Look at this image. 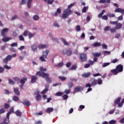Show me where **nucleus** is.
<instances>
[{
	"instance_id": "nucleus-45",
	"label": "nucleus",
	"mask_w": 124,
	"mask_h": 124,
	"mask_svg": "<svg viewBox=\"0 0 124 124\" xmlns=\"http://www.w3.org/2000/svg\"><path fill=\"white\" fill-rule=\"evenodd\" d=\"M97 82L98 85H101V84H102V79L101 78H98Z\"/></svg>"
},
{
	"instance_id": "nucleus-21",
	"label": "nucleus",
	"mask_w": 124,
	"mask_h": 124,
	"mask_svg": "<svg viewBox=\"0 0 124 124\" xmlns=\"http://www.w3.org/2000/svg\"><path fill=\"white\" fill-rule=\"evenodd\" d=\"M107 15L109 18H114V17H115V14L110 12H108Z\"/></svg>"
},
{
	"instance_id": "nucleus-55",
	"label": "nucleus",
	"mask_w": 124,
	"mask_h": 124,
	"mask_svg": "<svg viewBox=\"0 0 124 124\" xmlns=\"http://www.w3.org/2000/svg\"><path fill=\"white\" fill-rule=\"evenodd\" d=\"M102 47L103 49H105L106 50L107 49V45H106L105 44H102Z\"/></svg>"
},
{
	"instance_id": "nucleus-35",
	"label": "nucleus",
	"mask_w": 124,
	"mask_h": 124,
	"mask_svg": "<svg viewBox=\"0 0 124 124\" xmlns=\"http://www.w3.org/2000/svg\"><path fill=\"white\" fill-rule=\"evenodd\" d=\"M94 47H99V46H101V44L100 43L96 42L93 44Z\"/></svg>"
},
{
	"instance_id": "nucleus-10",
	"label": "nucleus",
	"mask_w": 124,
	"mask_h": 124,
	"mask_svg": "<svg viewBox=\"0 0 124 124\" xmlns=\"http://www.w3.org/2000/svg\"><path fill=\"white\" fill-rule=\"evenodd\" d=\"M83 88L82 86H77L75 89V93H78L81 91H83Z\"/></svg>"
},
{
	"instance_id": "nucleus-9",
	"label": "nucleus",
	"mask_w": 124,
	"mask_h": 124,
	"mask_svg": "<svg viewBox=\"0 0 124 124\" xmlns=\"http://www.w3.org/2000/svg\"><path fill=\"white\" fill-rule=\"evenodd\" d=\"M115 13H121V14H124V9L118 8L115 9Z\"/></svg>"
},
{
	"instance_id": "nucleus-13",
	"label": "nucleus",
	"mask_w": 124,
	"mask_h": 124,
	"mask_svg": "<svg viewBox=\"0 0 124 124\" xmlns=\"http://www.w3.org/2000/svg\"><path fill=\"white\" fill-rule=\"evenodd\" d=\"M60 40L62 42V43H63L64 45H65V46H68L69 45V43L67 42L64 38H61Z\"/></svg>"
},
{
	"instance_id": "nucleus-8",
	"label": "nucleus",
	"mask_w": 124,
	"mask_h": 124,
	"mask_svg": "<svg viewBox=\"0 0 124 124\" xmlns=\"http://www.w3.org/2000/svg\"><path fill=\"white\" fill-rule=\"evenodd\" d=\"M116 68L119 72H123V70H124V66L121 64L118 65Z\"/></svg>"
},
{
	"instance_id": "nucleus-31",
	"label": "nucleus",
	"mask_w": 124,
	"mask_h": 124,
	"mask_svg": "<svg viewBox=\"0 0 124 124\" xmlns=\"http://www.w3.org/2000/svg\"><path fill=\"white\" fill-rule=\"evenodd\" d=\"M121 97H118L114 100V104H119V103L121 101Z\"/></svg>"
},
{
	"instance_id": "nucleus-52",
	"label": "nucleus",
	"mask_w": 124,
	"mask_h": 124,
	"mask_svg": "<svg viewBox=\"0 0 124 124\" xmlns=\"http://www.w3.org/2000/svg\"><path fill=\"white\" fill-rule=\"evenodd\" d=\"M41 98V95L40 94V95H37V96H36V101H39V100H40Z\"/></svg>"
},
{
	"instance_id": "nucleus-3",
	"label": "nucleus",
	"mask_w": 124,
	"mask_h": 124,
	"mask_svg": "<svg viewBox=\"0 0 124 124\" xmlns=\"http://www.w3.org/2000/svg\"><path fill=\"white\" fill-rule=\"evenodd\" d=\"M63 12L62 14V19H67L68 16L71 14V10L70 9H65Z\"/></svg>"
},
{
	"instance_id": "nucleus-34",
	"label": "nucleus",
	"mask_w": 124,
	"mask_h": 124,
	"mask_svg": "<svg viewBox=\"0 0 124 124\" xmlns=\"http://www.w3.org/2000/svg\"><path fill=\"white\" fill-rule=\"evenodd\" d=\"M13 100L16 102H17V101H19V97L16 96H14L13 97Z\"/></svg>"
},
{
	"instance_id": "nucleus-6",
	"label": "nucleus",
	"mask_w": 124,
	"mask_h": 124,
	"mask_svg": "<svg viewBox=\"0 0 124 124\" xmlns=\"http://www.w3.org/2000/svg\"><path fill=\"white\" fill-rule=\"evenodd\" d=\"M12 59V56L11 55H8L4 59H3V61L4 63L7 64V62H8L9 61H10Z\"/></svg>"
},
{
	"instance_id": "nucleus-37",
	"label": "nucleus",
	"mask_w": 124,
	"mask_h": 124,
	"mask_svg": "<svg viewBox=\"0 0 124 124\" xmlns=\"http://www.w3.org/2000/svg\"><path fill=\"white\" fill-rule=\"evenodd\" d=\"M77 64H75V65H73L71 68L70 69V70H76V69H77Z\"/></svg>"
},
{
	"instance_id": "nucleus-19",
	"label": "nucleus",
	"mask_w": 124,
	"mask_h": 124,
	"mask_svg": "<svg viewBox=\"0 0 124 124\" xmlns=\"http://www.w3.org/2000/svg\"><path fill=\"white\" fill-rule=\"evenodd\" d=\"M32 19L35 22L39 20V16L37 15H34L32 16Z\"/></svg>"
},
{
	"instance_id": "nucleus-29",
	"label": "nucleus",
	"mask_w": 124,
	"mask_h": 124,
	"mask_svg": "<svg viewBox=\"0 0 124 124\" xmlns=\"http://www.w3.org/2000/svg\"><path fill=\"white\" fill-rule=\"evenodd\" d=\"M37 49V47L35 45H32L31 46V51H34Z\"/></svg>"
},
{
	"instance_id": "nucleus-22",
	"label": "nucleus",
	"mask_w": 124,
	"mask_h": 124,
	"mask_svg": "<svg viewBox=\"0 0 124 124\" xmlns=\"http://www.w3.org/2000/svg\"><path fill=\"white\" fill-rule=\"evenodd\" d=\"M91 76V73L88 72L87 73H85L82 75V77L84 78H88V77H90Z\"/></svg>"
},
{
	"instance_id": "nucleus-27",
	"label": "nucleus",
	"mask_w": 124,
	"mask_h": 124,
	"mask_svg": "<svg viewBox=\"0 0 124 124\" xmlns=\"http://www.w3.org/2000/svg\"><path fill=\"white\" fill-rule=\"evenodd\" d=\"M92 55H93L94 57H100V56H101V53L98 52H93Z\"/></svg>"
},
{
	"instance_id": "nucleus-62",
	"label": "nucleus",
	"mask_w": 124,
	"mask_h": 124,
	"mask_svg": "<svg viewBox=\"0 0 124 124\" xmlns=\"http://www.w3.org/2000/svg\"><path fill=\"white\" fill-rule=\"evenodd\" d=\"M110 54H111L110 51H105L104 52V55H110Z\"/></svg>"
},
{
	"instance_id": "nucleus-30",
	"label": "nucleus",
	"mask_w": 124,
	"mask_h": 124,
	"mask_svg": "<svg viewBox=\"0 0 124 124\" xmlns=\"http://www.w3.org/2000/svg\"><path fill=\"white\" fill-rule=\"evenodd\" d=\"M63 66V62H62L58 63V65H54V67H62Z\"/></svg>"
},
{
	"instance_id": "nucleus-53",
	"label": "nucleus",
	"mask_w": 124,
	"mask_h": 124,
	"mask_svg": "<svg viewBox=\"0 0 124 124\" xmlns=\"http://www.w3.org/2000/svg\"><path fill=\"white\" fill-rule=\"evenodd\" d=\"M102 20H106L107 21V20H108V16H104L102 17Z\"/></svg>"
},
{
	"instance_id": "nucleus-63",
	"label": "nucleus",
	"mask_w": 124,
	"mask_h": 124,
	"mask_svg": "<svg viewBox=\"0 0 124 124\" xmlns=\"http://www.w3.org/2000/svg\"><path fill=\"white\" fill-rule=\"evenodd\" d=\"M40 71H46V70H47V69L46 68H43L42 67H40Z\"/></svg>"
},
{
	"instance_id": "nucleus-44",
	"label": "nucleus",
	"mask_w": 124,
	"mask_h": 124,
	"mask_svg": "<svg viewBox=\"0 0 124 124\" xmlns=\"http://www.w3.org/2000/svg\"><path fill=\"white\" fill-rule=\"evenodd\" d=\"M54 26L55 27V28H60V24H59V23H58L57 22H54Z\"/></svg>"
},
{
	"instance_id": "nucleus-61",
	"label": "nucleus",
	"mask_w": 124,
	"mask_h": 124,
	"mask_svg": "<svg viewBox=\"0 0 124 124\" xmlns=\"http://www.w3.org/2000/svg\"><path fill=\"white\" fill-rule=\"evenodd\" d=\"M34 94H35V95H39V90H36L34 92Z\"/></svg>"
},
{
	"instance_id": "nucleus-60",
	"label": "nucleus",
	"mask_w": 124,
	"mask_h": 124,
	"mask_svg": "<svg viewBox=\"0 0 124 124\" xmlns=\"http://www.w3.org/2000/svg\"><path fill=\"white\" fill-rule=\"evenodd\" d=\"M115 109H112V110H110L108 112L109 114V115H112V114H114V112H115Z\"/></svg>"
},
{
	"instance_id": "nucleus-20",
	"label": "nucleus",
	"mask_w": 124,
	"mask_h": 124,
	"mask_svg": "<svg viewBox=\"0 0 124 124\" xmlns=\"http://www.w3.org/2000/svg\"><path fill=\"white\" fill-rule=\"evenodd\" d=\"M122 27H123V25L121 23H117L116 24L115 28H116V30H120V29H122Z\"/></svg>"
},
{
	"instance_id": "nucleus-17",
	"label": "nucleus",
	"mask_w": 124,
	"mask_h": 124,
	"mask_svg": "<svg viewBox=\"0 0 124 124\" xmlns=\"http://www.w3.org/2000/svg\"><path fill=\"white\" fill-rule=\"evenodd\" d=\"M48 54H49V50L46 49L43 52V56L44 57V58H47Z\"/></svg>"
},
{
	"instance_id": "nucleus-24",
	"label": "nucleus",
	"mask_w": 124,
	"mask_h": 124,
	"mask_svg": "<svg viewBox=\"0 0 124 124\" xmlns=\"http://www.w3.org/2000/svg\"><path fill=\"white\" fill-rule=\"evenodd\" d=\"M27 80H28V78H27V77H24L23 78V79H21L20 80V84H22L23 85H24L25 83H26V81H27Z\"/></svg>"
},
{
	"instance_id": "nucleus-64",
	"label": "nucleus",
	"mask_w": 124,
	"mask_h": 124,
	"mask_svg": "<svg viewBox=\"0 0 124 124\" xmlns=\"http://www.w3.org/2000/svg\"><path fill=\"white\" fill-rule=\"evenodd\" d=\"M54 0H47L48 4H52L54 2Z\"/></svg>"
},
{
	"instance_id": "nucleus-2",
	"label": "nucleus",
	"mask_w": 124,
	"mask_h": 124,
	"mask_svg": "<svg viewBox=\"0 0 124 124\" xmlns=\"http://www.w3.org/2000/svg\"><path fill=\"white\" fill-rule=\"evenodd\" d=\"M11 113H14V108H11L10 109V111L7 113V118L4 119L3 122L0 124H9V116H10Z\"/></svg>"
},
{
	"instance_id": "nucleus-42",
	"label": "nucleus",
	"mask_w": 124,
	"mask_h": 124,
	"mask_svg": "<svg viewBox=\"0 0 124 124\" xmlns=\"http://www.w3.org/2000/svg\"><path fill=\"white\" fill-rule=\"evenodd\" d=\"M108 65H110V62L104 63L102 65V67H106Z\"/></svg>"
},
{
	"instance_id": "nucleus-16",
	"label": "nucleus",
	"mask_w": 124,
	"mask_h": 124,
	"mask_svg": "<svg viewBox=\"0 0 124 124\" xmlns=\"http://www.w3.org/2000/svg\"><path fill=\"white\" fill-rule=\"evenodd\" d=\"M91 84L93 86H95L97 84V81H96V80H95V78H91Z\"/></svg>"
},
{
	"instance_id": "nucleus-43",
	"label": "nucleus",
	"mask_w": 124,
	"mask_h": 124,
	"mask_svg": "<svg viewBox=\"0 0 124 124\" xmlns=\"http://www.w3.org/2000/svg\"><path fill=\"white\" fill-rule=\"evenodd\" d=\"M70 90L66 89L64 91V93H66V94H69L70 93Z\"/></svg>"
},
{
	"instance_id": "nucleus-33",
	"label": "nucleus",
	"mask_w": 124,
	"mask_h": 124,
	"mask_svg": "<svg viewBox=\"0 0 124 124\" xmlns=\"http://www.w3.org/2000/svg\"><path fill=\"white\" fill-rule=\"evenodd\" d=\"M63 94V93L58 92L55 94V96H62Z\"/></svg>"
},
{
	"instance_id": "nucleus-46",
	"label": "nucleus",
	"mask_w": 124,
	"mask_h": 124,
	"mask_svg": "<svg viewBox=\"0 0 124 124\" xmlns=\"http://www.w3.org/2000/svg\"><path fill=\"white\" fill-rule=\"evenodd\" d=\"M104 31H111V27L109 26H106L105 29H104Z\"/></svg>"
},
{
	"instance_id": "nucleus-25",
	"label": "nucleus",
	"mask_w": 124,
	"mask_h": 124,
	"mask_svg": "<svg viewBox=\"0 0 124 124\" xmlns=\"http://www.w3.org/2000/svg\"><path fill=\"white\" fill-rule=\"evenodd\" d=\"M34 35H35V33H32L31 32H29V34H28V36H29V39H31V38H32V37H33V36H34Z\"/></svg>"
},
{
	"instance_id": "nucleus-58",
	"label": "nucleus",
	"mask_w": 124,
	"mask_h": 124,
	"mask_svg": "<svg viewBox=\"0 0 124 124\" xmlns=\"http://www.w3.org/2000/svg\"><path fill=\"white\" fill-rule=\"evenodd\" d=\"M68 88L69 89H70L71 87H72L73 86V83L72 82H69L68 84Z\"/></svg>"
},
{
	"instance_id": "nucleus-23",
	"label": "nucleus",
	"mask_w": 124,
	"mask_h": 124,
	"mask_svg": "<svg viewBox=\"0 0 124 124\" xmlns=\"http://www.w3.org/2000/svg\"><path fill=\"white\" fill-rule=\"evenodd\" d=\"M16 115L18 116V117H21L22 116V112L20 110H17L15 112Z\"/></svg>"
},
{
	"instance_id": "nucleus-11",
	"label": "nucleus",
	"mask_w": 124,
	"mask_h": 124,
	"mask_svg": "<svg viewBox=\"0 0 124 124\" xmlns=\"http://www.w3.org/2000/svg\"><path fill=\"white\" fill-rule=\"evenodd\" d=\"M39 49H46V48L48 47V45H43V44H40L38 46Z\"/></svg>"
},
{
	"instance_id": "nucleus-47",
	"label": "nucleus",
	"mask_w": 124,
	"mask_h": 124,
	"mask_svg": "<svg viewBox=\"0 0 124 124\" xmlns=\"http://www.w3.org/2000/svg\"><path fill=\"white\" fill-rule=\"evenodd\" d=\"M109 24H110V25H117V24H118V21H110Z\"/></svg>"
},
{
	"instance_id": "nucleus-41",
	"label": "nucleus",
	"mask_w": 124,
	"mask_h": 124,
	"mask_svg": "<svg viewBox=\"0 0 124 124\" xmlns=\"http://www.w3.org/2000/svg\"><path fill=\"white\" fill-rule=\"evenodd\" d=\"M117 124V121L112 120L109 122V124Z\"/></svg>"
},
{
	"instance_id": "nucleus-26",
	"label": "nucleus",
	"mask_w": 124,
	"mask_h": 124,
	"mask_svg": "<svg viewBox=\"0 0 124 124\" xmlns=\"http://www.w3.org/2000/svg\"><path fill=\"white\" fill-rule=\"evenodd\" d=\"M31 2H32V0H28L27 2V6L29 9L31 8Z\"/></svg>"
},
{
	"instance_id": "nucleus-40",
	"label": "nucleus",
	"mask_w": 124,
	"mask_h": 124,
	"mask_svg": "<svg viewBox=\"0 0 124 124\" xmlns=\"http://www.w3.org/2000/svg\"><path fill=\"white\" fill-rule=\"evenodd\" d=\"M51 40H52V41H53L54 42H56V43L59 42V39H58L57 38L51 37Z\"/></svg>"
},
{
	"instance_id": "nucleus-12",
	"label": "nucleus",
	"mask_w": 124,
	"mask_h": 124,
	"mask_svg": "<svg viewBox=\"0 0 124 124\" xmlns=\"http://www.w3.org/2000/svg\"><path fill=\"white\" fill-rule=\"evenodd\" d=\"M49 90V85L47 84L46 86L45 89L41 92L42 94H44V93H47L48 91Z\"/></svg>"
},
{
	"instance_id": "nucleus-56",
	"label": "nucleus",
	"mask_w": 124,
	"mask_h": 124,
	"mask_svg": "<svg viewBox=\"0 0 124 124\" xmlns=\"http://www.w3.org/2000/svg\"><path fill=\"white\" fill-rule=\"evenodd\" d=\"M14 80L16 82H19V81H20V78H19L18 77H15V78H14Z\"/></svg>"
},
{
	"instance_id": "nucleus-54",
	"label": "nucleus",
	"mask_w": 124,
	"mask_h": 124,
	"mask_svg": "<svg viewBox=\"0 0 124 124\" xmlns=\"http://www.w3.org/2000/svg\"><path fill=\"white\" fill-rule=\"evenodd\" d=\"M17 18H18V16H17V15H15L13 17H12L11 20L12 21H14V20L17 19Z\"/></svg>"
},
{
	"instance_id": "nucleus-59",
	"label": "nucleus",
	"mask_w": 124,
	"mask_h": 124,
	"mask_svg": "<svg viewBox=\"0 0 124 124\" xmlns=\"http://www.w3.org/2000/svg\"><path fill=\"white\" fill-rule=\"evenodd\" d=\"M77 31H81V28L80 27V26L78 25L76 27Z\"/></svg>"
},
{
	"instance_id": "nucleus-14",
	"label": "nucleus",
	"mask_w": 124,
	"mask_h": 124,
	"mask_svg": "<svg viewBox=\"0 0 124 124\" xmlns=\"http://www.w3.org/2000/svg\"><path fill=\"white\" fill-rule=\"evenodd\" d=\"M23 104H24V105H25V106H27V107H29V106H31V102H30L29 101H28L27 100H24L23 102H22Z\"/></svg>"
},
{
	"instance_id": "nucleus-5",
	"label": "nucleus",
	"mask_w": 124,
	"mask_h": 124,
	"mask_svg": "<svg viewBox=\"0 0 124 124\" xmlns=\"http://www.w3.org/2000/svg\"><path fill=\"white\" fill-rule=\"evenodd\" d=\"M79 59H80V61L82 62H87V60L88 59V57H87V54H81L80 55Z\"/></svg>"
},
{
	"instance_id": "nucleus-4",
	"label": "nucleus",
	"mask_w": 124,
	"mask_h": 124,
	"mask_svg": "<svg viewBox=\"0 0 124 124\" xmlns=\"http://www.w3.org/2000/svg\"><path fill=\"white\" fill-rule=\"evenodd\" d=\"M62 54L63 55H66L67 56H71V54H72V52L71 51V49L70 48H67L63 49Z\"/></svg>"
},
{
	"instance_id": "nucleus-39",
	"label": "nucleus",
	"mask_w": 124,
	"mask_h": 124,
	"mask_svg": "<svg viewBox=\"0 0 124 124\" xmlns=\"http://www.w3.org/2000/svg\"><path fill=\"white\" fill-rule=\"evenodd\" d=\"M116 31H117V29L116 28L114 27L112 28H110V32H111V33H114L116 32Z\"/></svg>"
},
{
	"instance_id": "nucleus-32",
	"label": "nucleus",
	"mask_w": 124,
	"mask_h": 124,
	"mask_svg": "<svg viewBox=\"0 0 124 124\" xmlns=\"http://www.w3.org/2000/svg\"><path fill=\"white\" fill-rule=\"evenodd\" d=\"M11 39L10 38L8 37H4L2 39V41H3V42H7V41H9Z\"/></svg>"
},
{
	"instance_id": "nucleus-57",
	"label": "nucleus",
	"mask_w": 124,
	"mask_h": 124,
	"mask_svg": "<svg viewBox=\"0 0 124 124\" xmlns=\"http://www.w3.org/2000/svg\"><path fill=\"white\" fill-rule=\"evenodd\" d=\"M63 99L64 100H66L67 98H68V95L66 94H64V95L62 96Z\"/></svg>"
},
{
	"instance_id": "nucleus-18",
	"label": "nucleus",
	"mask_w": 124,
	"mask_h": 124,
	"mask_svg": "<svg viewBox=\"0 0 124 124\" xmlns=\"http://www.w3.org/2000/svg\"><path fill=\"white\" fill-rule=\"evenodd\" d=\"M37 80V78L35 76H31V83H34Z\"/></svg>"
},
{
	"instance_id": "nucleus-51",
	"label": "nucleus",
	"mask_w": 124,
	"mask_h": 124,
	"mask_svg": "<svg viewBox=\"0 0 124 124\" xmlns=\"http://www.w3.org/2000/svg\"><path fill=\"white\" fill-rule=\"evenodd\" d=\"M46 58L44 57L43 55L40 57V59L42 62H46V60H45Z\"/></svg>"
},
{
	"instance_id": "nucleus-50",
	"label": "nucleus",
	"mask_w": 124,
	"mask_h": 124,
	"mask_svg": "<svg viewBox=\"0 0 124 124\" xmlns=\"http://www.w3.org/2000/svg\"><path fill=\"white\" fill-rule=\"evenodd\" d=\"M87 9H88V7H84L83 9L82 10V13H86L87 12Z\"/></svg>"
},
{
	"instance_id": "nucleus-38",
	"label": "nucleus",
	"mask_w": 124,
	"mask_h": 124,
	"mask_svg": "<svg viewBox=\"0 0 124 124\" xmlns=\"http://www.w3.org/2000/svg\"><path fill=\"white\" fill-rule=\"evenodd\" d=\"M9 85H15V82L13 80L9 78L8 79Z\"/></svg>"
},
{
	"instance_id": "nucleus-7",
	"label": "nucleus",
	"mask_w": 124,
	"mask_h": 124,
	"mask_svg": "<svg viewBox=\"0 0 124 124\" xmlns=\"http://www.w3.org/2000/svg\"><path fill=\"white\" fill-rule=\"evenodd\" d=\"M8 31H9L8 28H4L1 31V35H2V36H5V34L7 33V32H8Z\"/></svg>"
},
{
	"instance_id": "nucleus-1",
	"label": "nucleus",
	"mask_w": 124,
	"mask_h": 124,
	"mask_svg": "<svg viewBox=\"0 0 124 124\" xmlns=\"http://www.w3.org/2000/svg\"><path fill=\"white\" fill-rule=\"evenodd\" d=\"M36 76H41V77H43V78H46V80L47 83H51L52 80L51 78H49V75L48 74H46L43 72L38 71L36 74Z\"/></svg>"
},
{
	"instance_id": "nucleus-49",
	"label": "nucleus",
	"mask_w": 124,
	"mask_h": 124,
	"mask_svg": "<svg viewBox=\"0 0 124 124\" xmlns=\"http://www.w3.org/2000/svg\"><path fill=\"white\" fill-rule=\"evenodd\" d=\"M74 5H75V3H74L70 4V5H69L68 6V9H70V8H71L72 7V6H74Z\"/></svg>"
},
{
	"instance_id": "nucleus-28",
	"label": "nucleus",
	"mask_w": 124,
	"mask_h": 124,
	"mask_svg": "<svg viewBox=\"0 0 124 124\" xmlns=\"http://www.w3.org/2000/svg\"><path fill=\"white\" fill-rule=\"evenodd\" d=\"M111 72H112L114 75H117V74L119 73V72L117 69L111 70Z\"/></svg>"
},
{
	"instance_id": "nucleus-48",
	"label": "nucleus",
	"mask_w": 124,
	"mask_h": 124,
	"mask_svg": "<svg viewBox=\"0 0 124 124\" xmlns=\"http://www.w3.org/2000/svg\"><path fill=\"white\" fill-rule=\"evenodd\" d=\"M18 37L19 38V40L21 41H24V40H25V38H24V36H23V35H19Z\"/></svg>"
},
{
	"instance_id": "nucleus-36",
	"label": "nucleus",
	"mask_w": 124,
	"mask_h": 124,
	"mask_svg": "<svg viewBox=\"0 0 124 124\" xmlns=\"http://www.w3.org/2000/svg\"><path fill=\"white\" fill-rule=\"evenodd\" d=\"M53 111H54L53 108H49L46 109V113H51V112H53Z\"/></svg>"
},
{
	"instance_id": "nucleus-15",
	"label": "nucleus",
	"mask_w": 124,
	"mask_h": 124,
	"mask_svg": "<svg viewBox=\"0 0 124 124\" xmlns=\"http://www.w3.org/2000/svg\"><path fill=\"white\" fill-rule=\"evenodd\" d=\"M14 92L16 95H20V92H19V89H18V88H14Z\"/></svg>"
}]
</instances>
